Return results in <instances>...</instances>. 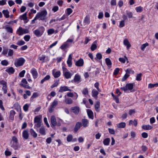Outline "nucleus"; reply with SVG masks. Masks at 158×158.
Here are the masks:
<instances>
[{
	"instance_id": "1",
	"label": "nucleus",
	"mask_w": 158,
	"mask_h": 158,
	"mask_svg": "<svg viewBox=\"0 0 158 158\" xmlns=\"http://www.w3.org/2000/svg\"><path fill=\"white\" fill-rule=\"evenodd\" d=\"M47 14V12L46 10H42L38 13L35 17V19H39L41 20H44L46 19V17Z\"/></svg>"
},
{
	"instance_id": "2",
	"label": "nucleus",
	"mask_w": 158,
	"mask_h": 158,
	"mask_svg": "<svg viewBox=\"0 0 158 158\" xmlns=\"http://www.w3.org/2000/svg\"><path fill=\"white\" fill-rule=\"evenodd\" d=\"M62 69L64 77L66 79L71 78L73 75V73H70L68 69L64 66L62 67Z\"/></svg>"
},
{
	"instance_id": "3",
	"label": "nucleus",
	"mask_w": 158,
	"mask_h": 158,
	"mask_svg": "<svg viewBox=\"0 0 158 158\" xmlns=\"http://www.w3.org/2000/svg\"><path fill=\"white\" fill-rule=\"evenodd\" d=\"M25 61V60L23 57H20L16 60L14 64L16 67L22 66Z\"/></svg>"
},
{
	"instance_id": "4",
	"label": "nucleus",
	"mask_w": 158,
	"mask_h": 158,
	"mask_svg": "<svg viewBox=\"0 0 158 158\" xmlns=\"http://www.w3.org/2000/svg\"><path fill=\"white\" fill-rule=\"evenodd\" d=\"M58 101L56 100H54L51 105L50 108L49 109V112L50 113H52L54 110V109L58 105Z\"/></svg>"
},
{
	"instance_id": "5",
	"label": "nucleus",
	"mask_w": 158,
	"mask_h": 158,
	"mask_svg": "<svg viewBox=\"0 0 158 158\" xmlns=\"http://www.w3.org/2000/svg\"><path fill=\"white\" fill-rule=\"evenodd\" d=\"M51 121L52 125L53 126H60L61 125L60 123L59 122L57 123L55 117L54 115H52L51 118Z\"/></svg>"
},
{
	"instance_id": "6",
	"label": "nucleus",
	"mask_w": 158,
	"mask_h": 158,
	"mask_svg": "<svg viewBox=\"0 0 158 158\" xmlns=\"http://www.w3.org/2000/svg\"><path fill=\"white\" fill-rule=\"evenodd\" d=\"M18 32V35H21L23 34L28 33L29 32V31L27 29H23L22 27H19L17 30Z\"/></svg>"
},
{
	"instance_id": "7",
	"label": "nucleus",
	"mask_w": 158,
	"mask_h": 158,
	"mask_svg": "<svg viewBox=\"0 0 158 158\" xmlns=\"http://www.w3.org/2000/svg\"><path fill=\"white\" fill-rule=\"evenodd\" d=\"M22 82L23 83L21 84V85L22 86L27 89H30L31 88V87L29 86L28 82L25 79H23L22 80Z\"/></svg>"
},
{
	"instance_id": "8",
	"label": "nucleus",
	"mask_w": 158,
	"mask_h": 158,
	"mask_svg": "<svg viewBox=\"0 0 158 158\" xmlns=\"http://www.w3.org/2000/svg\"><path fill=\"white\" fill-rule=\"evenodd\" d=\"M81 81V78L80 76L78 74L75 75L73 80H72V82H77L79 83Z\"/></svg>"
},
{
	"instance_id": "9",
	"label": "nucleus",
	"mask_w": 158,
	"mask_h": 158,
	"mask_svg": "<svg viewBox=\"0 0 158 158\" xmlns=\"http://www.w3.org/2000/svg\"><path fill=\"white\" fill-rule=\"evenodd\" d=\"M84 64L83 60L80 58L77 61L75 62V64L77 67H81L83 66Z\"/></svg>"
},
{
	"instance_id": "10",
	"label": "nucleus",
	"mask_w": 158,
	"mask_h": 158,
	"mask_svg": "<svg viewBox=\"0 0 158 158\" xmlns=\"http://www.w3.org/2000/svg\"><path fill=\"white\" fill-rule=\"evenodd\" d=\"M34 79L36 78L38 76V73L36 69L34 68H32L31 72Z\"/></svg>"
},
{
	"instance_id": "11",
	"label": "nucleus",
	"mask_w": 158,
	"mask_h": 158,
	"mask_svg": "<svg viewBox=\"0 0 158 158\" xmlns=\"http://www.w3.org/2000/svg\"><path fill=\"white\" fill-rule=\"evenodd\" d=\"M71 110L75 114H78L79 110V107L78 106H74L71 108Z\"/></svg>"
},
{
	"instance_id": "12",
	"label": "nucleus",
	"mask_w": 158,
	"mask_h": 158,
	"mask_svg": "<svg viewBox=\"0 0 158 158\" xmlns=\"http://www.w3.org/2000/svg\"><path fill=\"white\" fill-rule=\"evenodd\" d=\"M71 89H69V88L65 86H61L60 88V89L59 90V92H63L66 91H71Z\"/></svg>"
},
{
	"instance_id": "13",
	"label": "nucleus",
	"mask_w": 158,
	"mask_h": 158,
	"mask_svg": "<svg viewBox=\"0 0 158 158\" xmlns=\"http://www.w3.org/2000/svg\"><path fill=\"white\" fill-rule=\"evenodd\" d=\"M72 58L71 54H70L68 57V59L67 60V62L69 67H70L72 66Z\"/></svg>"
},
{
	"instance_id": "14",
	"label": "nucleus",
	"mask_w": 158,
	"mask_h": 158,
	"mask_svg": "<svg viewBox=\"0 0 158 158\" xmlns=\"http://www.w3.org/2000/svg\"><path fill=\"white\" fill-rule=\"evenodd\" d=\"M82 125V123L81 122H77L75 125L74 130V131L76 132L80 129Z\"/></svg>"
},
{
	"instance_id": "15",
	"label": "nucleus",
	"mask_w": 158,
	"mask_h": 158,
	"mask_svg": "<svg viewBox=\"0 0 158 158\" xmlns=\"http://www.w3.org/2000/svg\"><path fill=\"white\" fill-rule=\"evenodd\" d=\"M52 74L54 77L55 78L59 77L60 75V72L59 71H56L55 70H52Z\"/></svg>"
},
{
	"instance_id": "16",
	"label": "nucleus",
	"mask_w": 158,
	"mask_h": 158,
	"mask_svg": "<svg viewBox=\"0 0 158 158\" xmlns=\"http://www.w3.org/2000/svg\"><path fill=\"white\" fill-rule=\"evenodd\" d=\"M15 114V111L14 110H11L10 112L9 115V119L13 121L14 119V115Z\"/></svg>"
},
{
	"instance_id": "17",
	"label": "nucleus",
	"mask_w": 158,
	"mask_h": 158,
	"mask_svg": "<svg viewBox=\"0 0 158 158\" xmlns=\"http://www.w3.org/2000/svg\"><path fill=\"white\" fill-rule=\"evenodd\" d=\"M6 71L9 74H13L15 71L14 69L12 67H10L6 70Z\"/></svg>"
},
{
	"instance_id": "18",
	"label": "nucleus",
	"mask_w": 158,
	"mask_h": 158,
	"mask_svg": "<svg viewBox=\"0 0 158 158\" xmlns=\"http://www.w3.org/2000/svg\"><path fill=\"white\" fill-rule=\"evenodd\" d=\"M87 113L89 117L93 119H94V115L92 111L88 109L87 110Z\"/></svg>"
},
{
	"instance_id": "19",
	"label": "nucleus",
	"mask_w": 158,
	"mask_h": 158,
	"mask_svg": "<svg viewBox=\"0 0 158 158\" xmlns=\"http://www.w3.org/2000/svg\"><path fill=\"white\" fill-rule=\"evenodd\" d=\"M41 116H37L35 117L34 120V123H41Z\"/></svg>"
},
{
	"instance_id": "20",
	"label": "nucleus",
	"mask_w": 158,
	"mask_h": 158,
	"mask_svg": "<svg viewBox=\"0 0 158 158\" xmlns=\"http://www.w3.org/2000/svg\"><path fill=\"white\" fill-rule=\"evenodd\" d=\"M82 125L84 127H86L88 126L89 124V121L87 119H82Z\"/></svg>"
},
{
	"instance_id": "21",
	"label": "nucleus",
	"mask_w": 158,
	"mask_h": 158,
	"mask_svg": "<svg viewBox=\"0 0 158 158\" xmlns=\"http://www.w3.org/2000/svg\"><path fill=\"white\" fill-rule=\"evenodd\" d=\"M124 44L127 46V49H128L131 46V45L127 39H125L123 41Z\"/></svg>"
},
{
	"instance_id": "22",
	"label": "nucleus",
	"mask_w": 158,
	"mask_h": 158,
	"mask_svg": "<svg viewBox=\"0 0 158 158\" xmlns=\"http://www.w3.org/2000/svg\"><path fill=\"white\" fill-rule=\"evenodd\" d=\"M92 96L94 98L97 99L99 93L98 91L95 89H93L92 91Z\"/></svg>"
},
{
	"instance_id": "23",
	"label": "nucleus",
	"mask_w": 158,
	"mask_h": 158,
	"mask_svg": "<svg viewBox=\"0 0 158 158\" xmlns=\"http://www.w3.org/2000/svg\"><path fill=\"white\" fill-rule=\"evenodd\" d=\"M34 33L37 37H40L42 35V33L39 29H36L34 31Z\"/></svg>"
},
{
	"instance_id": "24",
	"label": "nucleus",
	"mask_w": 158,
	"mask_h": 158,
	"mask_svg": "<svg viewBox=\"0 0 158 158\" xmlns=\"http://www.w3.org/2000/svg\"><path fill=\"white\" fill-rule=\"evenodd\" d=\"M39 132L42 135H46V131L44 127H41L39 129Z\"/></svg>"
},
{
	"instance_id": "25",
	"label": "nucleus",
	"mask_w": 158,
	"mask_h": 158,
	"mask_svg": "<svg viewBox=\"0 0 158 158\" xmlns=\"http://www.w3.org/2000/svg\"><path fill=\"white\" fill-rule=\"evenodd\" d=\"M105 62L108 66L110 68L112 65V62L110 60L109 58H106L105 59Z\"/></svg>"
},
{
	"instance_id": "26",
	"label": "nucleus",
	"mask_w": 158,
	"mask_h": 158,
	"mask_svg": "<svg viewBox=\"0 0 158 158\" xmlns=\"http://www.w3.org/2000/svg\"><path fill=\"white\" fill-rule=\"evenodd\" d=\"M135 85V83H128L126 84L127 90H131L133 88L134 86Z\"/></svg>"
},
{
	"instance_id": "27",
	"label": "nucleus",
	"mask_w": 158,
	"mask_h": 158,
	"mask_svg": "<svg viewBox=\"0 0 158 158\" xmlns=\"http://www.w3.org/2000/svg\"><path fill=\"white\" fill-rule=\"evenodd\" d=\"M23 137L25 139H27L28 138L29 134L28 131L26 130L24 131L23 132Z\"/></svg>"
},
{
	"instance_id": "28",
	"label": "nucleus",
	"mask_w": 158,
	"mask_h": 158,
	"mask_svg": "<svg viewBox=\"0 0 158 158\" xmlns=\"http://www.w3.org/2000/svg\"><path fill=\"white\" fill-rule=\"evenodd\" d=\"M142 129L145 130H149L152 129V127L149 125H143L142 127Z\"/></svg>"
},
{
	"instance_id": "29",
	"label": "nucleus",
	"mask_w": 158,
	"mask_h": 158,
	"mask_svg": "<svg viewBox=\"0 0 158 158\" xmlns=\"http://www.w3.org/2000/svg\"><path fill=\"white\" fill-rule=\"evenodd\" d=\"M69 47L68 44L67 42H65L60 46V48L62 50H64L68 48Z\"/></svg>"
},
{
	"instance_id": "30",
	"label": "nucleus",
	"mask_w": 158,
	"mask_h": 158,
	"mask_svg": "<svg viewBox=\"0 0 158 158\" xmlns=\"http://www.w3.org/2000/svg\"><path fill=\"white\" fill-rule=\"evenodd\" d=\"M2 13L6 18H8L10 17L9 12L7 10H4L2 11Z\"/></svg>"
},
{
	"instance_id": "31",
	"label": "nucleus",
	"mask_w": 158,
	"mask_h": 158,
	"mask_svg": "<svg viewBox=\"0 0 158 158\" xmlns=\"http://www.w3.org/2000/svg\"><path fill=\"white\" fill-rule=\"evenodd\" d=\"M110 141V139L109 138H107L103 140V143L104 145H108L109 144Z\"/></svg>"
},
{
	"instance_id": "32",
	"label": "nucleus",
	"mask_w": 158,
	"mask_h": 158,
	"mask_svg": "<svg viewBox=\"0 0 158 158\" xmlns=\"http://www.w3.org/2000/svg\"><path fill=\"white\" fill-rule=\"evenodd\" d=\"M50 78V77L49 75H47L41 81V83L43 84L44 82L46 81L49 80Z\"/></svg>"
},
{
	"instance_id": "33",
	"label": "nucleus",
	"mask_w": 158,
	"mask_h": 158,
	"mask_svg": "<svg viewBox=\"0 0 158 158\" xmlns=\"http://www.w3.org/2000/svg\"><path fill=\"white\" fill-rule=\"evenodd\" d=\"M30 132L31 135L34 137L36 138L37 137V134L32 129H30Z\"/></svg>"
},
{
	"instance_id": "34",
	"label": "nucleus",
	"mask_w": 158,
	"mask_h": 158,
	"mask_svg": "<svg viewBox=\"0 0 158 158\" xmlns=\"http://www.w3.org/2000/svg\"><path fill=\"white\" fill-rule=\"evenodd\" d=\"M65 102L68 104H71L73 102L72 100L69 98H66L65 100Z\"/></svg>"
},
{
	"instance_id": "35",
	"label": "nucleus",
	"mask_w": 158,
	"mask_h": 158,
	"mask_svg": "<svg viewBox=\"0 0 158 158\" xmlns=\"http://www.w3.org/2000/svg\"><path fill=\"white\" fill-rule=\"evenodd\" d=\"M96 43V41H95L94 42L93 44H92V45H91V49L92 51H94L97 48V45L95 44Z\"/></svg>"
},
{
	"instance_id": "36",
	"label": "nucleus",
	"mask_w": 158,
	"mask_h": 158,
	"mask_svg": "<svg viewBox=\"0 0 158 158\" xmlns=\"http://www.w3.org/2000/svg\"><path fill=\"white\" fill-rule=\"evenodd\" d=\"M11 147L13 148L15 150H17L18 149L19 146L17 144V143H13L12 144L11 146Z\"/></svg>"
},
{
	"instance_id": "37",
	"label": "nucleus",
	"mask_w": 158,
	"mask_h": 158,
	"mask_svg": "<svg viewBox=\"0 0 158 158\" xmlns=\"http://www.w3.org/2000/svg\"><path fill=\"white\" fill-rule=\"evenodd\" d=\"M118 128H124L126 127V123L124 122H121L117 125Z\"/></svg>"
},
{
	"instance_id": "38",
	"label": "nucleus",
	"mask_w": 158,
	"mask_h": 158,
	"mask_svg": "<svg viewBox=\"0 0 158 158\" xmlns=\"http://www.w3.org/2000/svg\"><path fill=\"white\" fill-rule=\"evenodd\" d=\"M155 86H158V83H156L154 84L150 83L148 84V88H152L154 87Z\"/></svg>"
},
{
	"instance_id": "39",
	"label": "nucleus",
	"mask_w": 158,
	"mask_h": 158,
	"mask_svg": "<svg viewBox=\"0 0 158 158\" xmlns=\"http://www.w3.org/2000/svg\"><path fill=\"white\" fill-rule=\"evenodd\" d=\"M20 18L21 20H26L27 19V13H25L23 15H21L20 16Z\"/></svg>"
},
{
	"instance_id": "40",
	"label": "nucleus",
	"mask_w": 158,
	"mask_h": 158,
	"mask_svg": "<svg viewBox=\"0 0 158 158\" xmlns=\"http://www.w3.org/2000/svg\"><path fill=\"white\" fill-rule=\"evenodd\" d=\"M35 123V124L34 125V128L36 129L37 131H38V128L39 127H40L41 126V123Z\"/></svg>"
},
{
	"instance_id": "41",
	"label": "nucleus",
	"mask_w": 158,
	"mask_h": 158,
	"mask_svg": "<svg viewBox=\"0 0 158 158\" xmlns=\"http://www.w3.org/2000/svg\"><path fill=\"white\" fill-rule=\"evenodd\" d=\"M6 29L8 32H9L12 33L13 32L12 28L9 27H6Z\"/></svg>"
},
{
	"instance_id": "42",
	"label": "nucleus",
	"mask_w": 158,
	"mask_h": 158,
	"mask_svg": "<svg viewBox=\"0 0 158 158\" xmlns=\"http://www.w3.org/2000/svg\"><path fill=\"white\" fill-rule=\"evenodd\" d=\"M54 82H55L51 86V87L52 88H53L55 87H56L58 84L59 80L55 81H54Z\"/></svg>"
},
{
	"instance_id": "43",
	"label": "nucleus",
	"mask_w": 158,
	"mask_h": 158,
	"mask_svg": "<svg viewBox=\"0 0 158 158\" xmlns=\"http://www.w3.org/2000/svg\"><path fill=\"white\" fill-rule=\"evenodd\" d=\"M47 32L48 35H50L54 33L55 31L53 29H50L48 30Z\"/></svg>"
},
{
	"instance_id": "44",
	"label": "nucleus",
	"mask_w": 158,
	"mask_h": 158,
	"mask_svg": "<svg viewBox=\"0 0 158 158\" xmlns=\"http://www.w3.org/2000/svg\"><path fill=\"white\" fill-rule=\"evenodd\" d=\"M73 139V135H69L67 138V140L68 142H70L72 141Z\"/></svg>"
},
{
	"instance_id": "45",
	"label": "nucleus",
	"mask_w": 158,
	"mask_h": 158,
	"mask_svg": "<svg viewBox=\"0 0 158 158\" xmlns=\"http://www.w3.org/2000/svg\"><path fill=\"white\" fill-rule=\"evenodd\" d=\"M135 10L137 12H140L143 10V7L141 6L136 7L135 8Z\"/></svg>"
},
{
	"instance_id": "46",
	"label": "nucleus",
	"mask_w": 158,
	"mask_h": 158,
	"mask_svg": "<svg viewBox=\"0 0 158 158\" xmlns=\"http://www.w3.org/2000/svg\"><path fill=\"white\" fill-rule=\"evenodd\" d=\"M126 13L127 15L128 16L129 18H132L133 14L131 12H129L128 10L126 11Z\"/></svg>"
},
{
	"instance_id": "47",
	"label": "nucleus",
	"mask_w": 158,
	"mask_h": 158,
	"mask_svg": "<svg viewBox=\"0 0 158 158\" xmlns=\"http://www.w3.org/2000/svg\"><path fill=\"white\" fill-rule=\"evenodd\" d=\"M46 58L45 56L44 55H42L41 56L39 57V60L42 61V63L44 62V60Z\"/></svg>"
},
{
	"instance_id": "48",
	"label": "nucleus",
	"mask_w": 158,
	"mask_h": 158,
	"mask_svg": "<svg viewBox=\"0 0 158 158\" xmlns=\"http://www.w3.org/2000/svg\"><path fill=\"white\" fill-rule=\"evenodd\" d=\"M142 74L139 73L138 74L136 77V80L138 81H140L141 80Z\"/></svg>"
},
{
	"instance_id": "49",
	"label": "nucleus",
	"mask_w": 158,
	"mask_h": 158,
	"mask_svg": "<svg viewBox=\"0 0 158 158\" xmlns=\"http://www.w3.org/2000/svg\"><path fill=\"white\" fill-rule=\"evenodd\" d=\"M1 64L3 66H6L8 64V63L7 60H4L1 62Z\"/></svg>"
},
{
	"instance_id": "50",
	"label": "nucleus",
	"mask_w": 158,
	"mask_h": 158,
	"mask_svg": "<svg viewBox=\"0 0 158 158\" xmlns=\"http://www.w3.org/2000/svg\"><path fill=\"white\" fill-rule=\"evenodd\" d=\"M148 45V44L147 43L142 44L141 47V49L142 51H144L145 48Z\"/></svg>"
},
{
	"instance_id": "51",
	"label": "nucleus",
	"mask_w": 158,
	"mask_h": 158,
	"mask_svg": "<svg viewBox=\"0 0 158 158\" xmlns=\"http://www.w3.org/2000/svg\"><path fill=\"white\" fill-rule=\"evenodd\" d=\"M7 87L6 85L3 86L2 90L3 91L4 94H6L7 92Z\"/></svg>"
},
{
	"instance_id": "52",
	"label": "nucleus",
	"mask_w": 158,
	"mask_h": 158,
	"mask_svg": "<svg viewBox=\"0 0 158 158\" xmlns=\"http://www.w3.org/2000/svg\"><path fill=\"white\" fill-rule=\"evenodd\" d=\"M84 23L85 24H88L90 23V21H89V17H86L84 20Z\"/></svg>"
},
{
	"instance_id": "53",
	"label": "nucleus",
	"mask_w": 158,
	"mask_h": 158,
	"mask_svg": "<svg viewBox=\"0 0 158 158\" xmlns=\"http://www.w3.org/2000/svg\"><path fill=\"white\" fill-rule=\"evenodd\" d=\"M129 74H125L122 78V81H125L129 77Z\"/></svg>"
},
{
	"instance_id": "54",
	"label": "nucleus",
	"mask_w": 158,
	"mask_h": 158,
	"mask_svg": "<svg viewBox=\"0 0 158 158\" xmlns=\"http://www.w3.org/2000/svg\"><path fill=\"white\" fill-rule=\"evenodd\" d=\"M30 36L29 35H26L24 37V40L27 42H28L30 40Z\"/></svg>"
},
{
	"instance_id": "55",
	"label": "nucleus",
	"mask_w": 158,
	"mask_h": 158,
	"mask_svg": "<svg viewBox=\"0 0 158 158\" xmlns=\"http://www.w3.org/2000/svg\"><path fill=\"white\" fill-rule=\"evenodd\" d=\"M25 44V42L23 40L18 41L17 43V44L21 46L24 45Z\"/></svg>"
},
{
	"instance_id": "56",
	"label": "nucleus",
	"mask_w": 158,
	"mask_h": 158,
	"mask_svg": "<svg viewBox=\"0 0 158 158\" xmlns=\"http://www.w3.org/2000/svg\"><path fill=\"white\" fill-rule=\"evenodd\" d=\"M96 58L99 60H101L102 58V55L100 53H98L96 54Z\"/></svg>"
},
{
	"instance_id": "57",
	"label": "nucleus",
	"mask_w": 158,
	"mask_h": 158,
	"mask_svg": "<svg viewBox=\"0 0 158 158\" xmlns=\"http://www.w3.org/2000/svg\"><path fill=\"white\" fill-rule=\"evenodd\" d=\"M99 84L98 82L94 84V86L96 88L98 91L99 92H101V90L99 88Z\"/></svg>"
},
{
	"instance_id": "58",
	"label": "nucleus",
	"mask_w": 158,
	"mask_h": 158,
	"mask_svg": "<svg viewBox=\"0 0 158 158\" xmlns=\"http://www.w3.org/2000/svg\"><path fill=\"white\" fill-rule=\"evenodd\" d=\"M8 49L7 48H4L2 52V54L4 55H6L7 54Z\"/></svg>"
},
{
	"instance_id": "59",
	"label": "nucleus",
	"mask_w": 158,
	"mask_h": 158,
	"mask_svg": "<svg viewBox=\"0 0 158 158\" xmlns=\"http://www.w3.org/2000/svg\"><path fill=\"white\" fill-rule=\"evenodd\" d=\"M110 4L112 6H116V0H111Z\"/></svg>"
},
{
	"instance_id": "60",
	"label": "nucleus",
	"mask_w": 158,
	"mask_h": 158,
	"mask_svg": "<svg viewBox=\"0 0 158 158\" xmlns=\"http://www.w3.org/2000/svg\"><path fill=\"white\" fill-rule=\"evenodd\" d=\"M123 4V2L122 0H120L118 3V5L119 8L121 7Z\"/></svg>"
},
{
	"instance_id": "61",
	"label": "nucleus",
	"mask_w": 158,
	"mask_h": 158,
	"mask_svg": "<svg viewBox=\"0 0 158 158\" xmlns=\"http://www.w3.org/2000/svg\"><path fill=\"white\" fill-rule=\"evenodd\" d=\"M125 23L124 20H123L120 21L119 24V27H122L124 26Z\"/></svg>"
},
{
	"instance_id": "62",
	"label": "nucleus",
	"mask_w": 158,
	"mask_h": 158,
	"mask_svg": "<svg viewBox=\"0 0 158 158\" xmlns=\"http://www.w3.org/2000/svg\"><path fill=\"white\" fill-rule=\"evenodd\" d=\"M96 110H98L100 107V102H97L95 106Z\"/></svg>"
},
{
	"instance_id": "63",
	"label": "nucleus",
	"mask_w": 158,
	"mask_h": 158,
	"mask_svg": "<svg viewBox=\"0 0 158 158\" xmlns=\"http://www.w3.org/2000/svg\"><path fill=\"white\" fill-rule=\"evenodd\" d=\"M29 106L27 104H25L23 106V109L25 111H27L28 110Z\"/></svg>"
},
{
	"instance_id": "64",
	"label": "nucleus",
	"mask_w": 158,
	"mask_h": 158,
	"mask_svg": "<svg viewBox=\"0 0 158 158\" xmlns=\"http://www.w3.org/2000/svg\"><path fill=\"white\" fill-rule=\"evenodd\" d=\"M25 73V70H23L19 73V76L21 77H23L24 76Z\"/></svg>"
}]
</instances>
